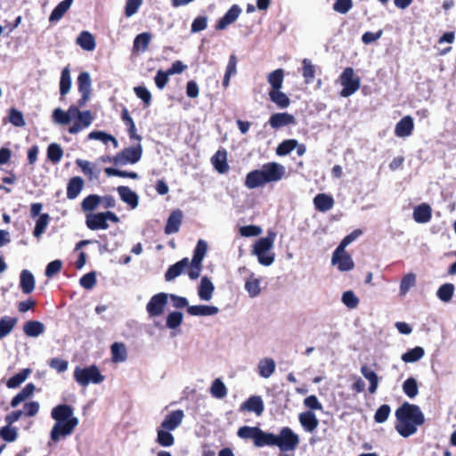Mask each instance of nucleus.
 I'll use <instances>...</instances> for the list:
<instances>
[{
	"mask_svg": "<svg viewBox=\"0 0 456 456\" xmlns=\"http://www.w3.org/2000/svg\"><path fill=\"white\" fill-rule=\"evenodd\" d=\"M424 355V348L421 346H415L403 354L401 359L405 363H413L419 361Z\"/></svg>",
	"mask_w": 456,
	"mask_h": 456,
	"instance_id": "4c0bfd02",
	"label": "nucleus"
},
{
	"mask_svg": "<svg viewBox=\"0 0 456 456\" xmlns=\"http://www.w3.org/2000/svg\"><path fill=\"white\" fill-rule=\"evenodd\" d=\"M35 391V386L32 383L26 385L12 400L11 406L17 407L21 402L28 399Z\"/></svg>",
	"mask_w": 456,
	"mask_h": 456,
	"instance_id": "a18cd8bd",
	"label": "nucleus"
},
{
	"mask_svg": "<svg viewBox=\"0 0 456 456\" xmlns=\"http://www.w3.org/2000/svg\"><path fill=\"white\" fill-rule=\"evenodd\" d=\"M228 390L221 379H216L210 387V394L216 399H223L227 395Z\"/></svg>",
	"mask_w": 456,
	"mask_h": 456,
	"instance_id": "49530a36",
	"label": "nucleus"
},
{
	"mask_svg": "<svg viewBox=\"0 0 456 456\" xmlns=\"http://www.w3.org/2000/svg\"><path fill=\"white\" fill-rule=\"evenodd\" d=\"M109 221L118 224L119 217L111 211L87 213L86 215V227L92 231L107 230L110 227Z\"/></svg>",
	"mask_w": 456,
	"mask_h": 456,
	"instance_id": "0eeeda50",
	"label": "nucleus"
},
{
	"mask_svg": "<svg viewBox=\"0 0 456 456\" xmlns=\"http://www.w3.org/2000/svg\"><path fill=\"white\" fill-rule=\"evenodd\" d=\"M71 87V77H70V70L69 67H65L61 75V81H60V94L61 95L67 94Z\"/></svg>",
	"mask_w": 456,
	"mask_h": 456,
	"instance_id": "603ef678",
	"label": "nucleus"
},
{
	"mask_svg": "<svg viewBox=\"0 0 456 456\" xmlns=\"http://www.w3.org/2000/svg\"><path fill=\"white\" fill-rule=\"evenodd\" d=\"M361 373L362 375L369 381V392L370 394H375L378 387H379V377L376 374L375 371H373L370 367L367 365H362L361 367Z\"/></svg>",
	"mask_w": 456,
	"mask_h": 456,
	"instance_id": "72a5a7b5",
	"label": "nucleus"
},
{
	"mask_svg": "<svg viewBox=\"0 0 456 456\" xmlns=\"http://www.w3.org/2000/svg\"><path fill=\"white\" fill-rule=\"evenodd\" d=\"M417 276L413 273L405 274L400 283L399 293L400 296H405L408 291L416 285Z\"/></svg>",
	"mask_w": 456,
	"mask_h": 456,
	"instance_id": "c03bdc74",
	"label": "nucleus"
},
{
	"mask_svg": "<svg viewBox=\"0 0 456 456\" xmlns=\"http://www.w3.org/2000/svg\"><path fill=\"white\" fill-rule=\"evenodd\" d=\"M63 156L61 147L57 143H51L47 148V158L53 164L59 163Z\"/></svg>",
	"mask_w": 456,
	"mask_h": 456,
	"instance_id": "4d7b16f0",
	"label": "nucleus"
},
{
	"mask_svg": "<svg viewBox=\"0 0 456 456\" xmlns=\"http://www.w3.org/2000/svg\"><path fill=\"white\" fill-rule=\"evenodd\" d=\"M100 205V196L96 194H91L82 200L81 208L86 214L94 213V210H95Z\"/></svg>",
	"mask_w": 456,
	"mask_h": 456,
	"instance_id": "37998d69",
	"label": "nucleus"
},
{
	"mask_svg": "<svg viewBox=\"0 0 456 456\" xmlns=\"http://www.w3.org/2000/svg\"><path fill=\"white\" fill-rule=\"evenodd\" d=\"M254 444L256 447L275 446V435L258 428Z\"/></svg>",
	"mask_w": 456,
	"mask_h": 456,
	"instance_id": "f704fd0d",
	"label": "nucleus"
},
{
	"mask_svg": "<svg viewBox=\"0 0 456 456\" xmlns=\"http://www.w3.org/2000/svg\"><path fill=\"white\" fill-rule=\"evenodd\" d=\"M240 12H241V9L237 4H233L226 12V13L224 15V17H222L218 20V22H217V24L216 26V29L223 30L227 26H229L230 24L233 23L238 19V17L240 16Z\"/></svg>",
	"mask_w": 456,
	"mask_h": 456,
	"instance_id": "6ab92c4d",
	"label": "nucleus"
},
{
	"mask_svg": "<svg viewBox=\"0 0 456 456\" xmlns=\"http://www.w3.org/2000/svg\"><path fill=\"white\" fill-rule=\"evenodd\" d=\"M403 393L411 399L415 398L419 394L418 382L414 378H408L403 383Z\"/></svg>",
	"mask_w": 456,
	"mask_h": 456,
	"instance_id": "3c124183",
	"label": "nucleus"
},
{
	"mask_svg": "<svg viewBox=\"0 0 456 456\" xmlns=\"http://www.w3.org/2000/svg\"><path fill=\"white\" fill-rule=\"evenodd\" d=\"M73 408L67 404H60L53 408L51 416L55 420L51 430V439L59 442L61 438L71 435L78 425V419L73 416Z\"/></svg>",
	"mask_w": 456,
	"mask_h": 456,
	"instance_id": "f03ea898",
	"label": "nucleus"
},
{
	"mask_svg": "<svg viewBox=\"0 0 456 456\" xmlns=\"http://www.w3.org/2000/svg\"><path fill=\"white\" fill-rule=\"evenodd\" d=\"M341 300L343 304L349 309H354L359 305V298L351 290L344 292Z\"/></svg>",
	"mask_w": 456,
	"mask_h": 456,
	"instance_id": "69168bd1",
	"label": "nucleus"
},
{
	"mask_svg": "<svg viewBox=\"0 0 456 456\" xmlns=\"http://www.w3.org/2000/svg\"><path fill=\"white\" fill-rule=\"evenodd\" d=\"M17 323V319L4 316L0 320V339L5 338L13 330Z\"/></svg>",
	"mask_w": 456,
	"mask_h": 456,
	"instance_id": "8fccbe9b",
	"label": "nucleus"
},
{
	"mask_svg": "<svg viewBox=\"0 0 456 456\" xmlns=\"http://www.w3.org/2000/svg\"><path fill=\"white\" fill-rule=\"evenodd\" d=\"M275 233H269L267 237L261 238L253 246L252 254L257 257V261L264 266H270L275 259L273 251Z\"/></svg>",
	"mask_w": 456,
	"mask_h": 456,
	"instance_id": "39448f33",
	"label": "nucleus"
},
{
	"mask_svg": "<svg viewBox=\"0 0 456 456\" xmlns=\"http://www.w3.org/2000/svg\"><path fill=\"white\" fill-rule=\"evenodd\" d=\"M183 213L180 209L174 210L167 218L165 233L172 234L179 231L182 223Z\"/></svg>",
	"mask_w": 456,
	"mask_h": 456,
	"instance_id": "5701e85b",
	"label": "nucleus"
},
{
	"mask_svg": "<svg viewBox=\"0 0 456 456\" xmlns=\"http://www.w3.org/2000/svg\"><path fill=\"white\" fill-rule=\"evenodd\" d=\"M331 263L333 265H336L341 272L350 271L354 266L352 257L346 251V249H342L341 252L338 253V248L332 254Z\"/></svg>",
	"mask_w": 456,
	"mask_h": 456,
	"instance_id": "f8f14e48",
	"label": "nucleus"
},
{
	"mask_svg": "<svg viewBox=\"0 0 456 456\" xmlns=\"http://www.w3.org/2000/svg\"><path fill=\"white\" fill-rule=\"evenodd\" d=\"M208 250V244L205 240H200L194 249L193 257L191 260L202 263Z\"/></svg>",
	"mask_w": 456,
	"mask_h": 456,
	"instance_id": "338daca9",
	"label": "nucleus"
},
{
	"mask_svg": "<svg viewBox=\"0 0 456 456\" xmlns=\"http://www.w3.org/2000/svg\"><path fill=\"white\" fill-rule=\"evenodd\" d=\"M211 162L215 169L220 174H224L229 170L227 153L224 150H218L211 158Z\"/></svg>",
	"mask_w": 456,
	"mask_h": 456,
	"instance_id": "393cba45",
	"label": "nucleus"
},
{
	"mask_svg": "<svg viewBox=\"0 0 456 456\" xmlns=\"http://www.w3.org/2000/svg\"><path fill=\"white\" fill-rule=\"evenodd\" d=\"M343 89L340 92L342 97H349L354 94L361 86L360 77L355 76L353 68H346L339 77Z\"/></svg>",
	"mask_w": 456,
	"mask_h": 456,
	"instance_id": "1a4fd4ad",
	"label": "nucleus"
},
{
	"mask_svg": "<svg viewBox=\"0 0 456 456\" xmlns=\"http://www.w3.org/2000/svg\"><path fill=\"white\" fill-rule=\"evenodd\" d=\"M190 261L188 258H183L181 261L175 263V265H171L166 274L165 278L167 281H172L175 279L177 276H179L185 269L189 267Z\"/></svg>",
	"mask_w": 456,
	"mask_h": 456,
	"instance_id": "c85d7f7f",
	"label": "nucleus"
},
{
	"mask_svg": "<svg viewBox=\"0 0 456 456\" xmlns=\"http://www.w3.org/2000/svg\"><path fill=\"white\" fill-rule=\"evenodd\" d=\"M353 8V0H336L333 10L340 14L347 13Z\"/></svg>",
	"mask_w": 456,
	"mask_h": 456,
	"instance_id": "774afa93",
	"label": "nucleus"
},
{
	"mask_svg": "<svg viewBox=\"0 0 456 456\" xmlns=\"http://www.w3.org/2000/svg\"><path fill=\"white\" fill-rule=\"evenodd\" d=\"M74 379L81 387H87L89 384H101L105 377L101 373L96 365H90L85 368L76 367L73 373Z\"/></svg>",
	"mask_w": 456,
	"mask_h": 456,
	"instance_id": "423d86ee",
	"label": "nucleus"
},
{
	"mask_svg": "<svg viewBox=\"0 0 456 456\" xmlns=\"http://www.w3.org/2000/svg\"><path fill=\"white\" fill-rule=\"evenodd\" d=\"M183 419L184 411L183 410L172 411L165 416L159 427L175 431L182 424Z\"/></svg>",
	"mask_w": 456,
	"mask_h": 456,
	"instance_id": "4468645a",
	"label": "nucleus"
},
{
	"mask_svg": "<svg viewBox=\"0 0 456 456\" xmlns=\"http://www.w3.org/2000/svg\"><path fill=\"white\" fill-rule=\"evenodd\" d=\"M35 277L28 270H22L20 274V288L24 294H30L35 289Z\"/></svg>",
	"mask_w": 456,
	"mask_h": 456,
	"instance_id": "b1692460",
	"label": "nucleus"
},
{
	"mask_svg": "<svg viewBox=\"0 0 456 456\" xmlns=\"http://www.w3.org/2000/svg\"><path fill=\"white\" fill-rule=\"evenodd\" d=\"M31 370L29 369H23L21 371L12 376L7 380L6 386L9 388H15L19 387L21 383H23L30 374Z\"/></svg>",
	"mask_w": 456,
	"mask_h": 456,
	"instance_id": "864d4df0",
	"label": "nucleus"
},
{
	"mask_svg": "<svg viewBox=\"0 0 456 456\" xmlns=\"http://www.w3.org/2000/svg\"><path fill=\"white\" fill-rule=\"evenodd\" d=\"M262 278L257 276L253 272H248L247 278L245 279L244 289L247 291L249 297L254 298L258 297L262 292Z\"/></svg>",
	"mask_w": 456,
	"mask_h": 456,
	"instance_id": "ddd939ff",
	"label": "nucleus"
},
{
	"mask_svg": "<svg viewBox=\"0 0 456 456\" xmlns=\"http://www.w3.org/2000/svg\"><path fill=\"white\" fill-rule=\"evenodd\" d=\"M77 44L85 51H94L96 46L94 36L88 31H82L76 40Z\"/></svg>",
	"mask_w": 456,
	"mask_h": 456,
	"instance_id": "473e14b6",
	"label": "nucleus"
},
{
	"mask_svg": "<svg viewBox=\"0 0 456 456\" xmlns=\"http://www.w3.org/2000/svg\"><path fill=\"white\" fill-rule=\"evenodd\" d=\"M413 128V118L411 116H405L395 125V134L397 137H408L412 134Z\"/></svg>",
	"mask_w": 456,
	"mask_h": 456,
	"instance_id": "a211bd4d",
	"label": "nucleus"
},
{
	"mask_svg": "<svg viewBox=\"0 0 456 456\" xmlns=\"http://www.w3.org/2000/svg\"><path fill=\"white\" fill-rule=\"evenodd\" d=\"M284 79V71L282 69H278L267 76V82L271 86V90L281 89Z\"/></svg>",
	"mask_w": 456,
	"mask_h": 456,
	"instance_id": "79ce46f5",
	"label": "nucleus"
},
{
	"mask_svg": "<svg viewBox=\"0 0 456 456\" xmlns=\"http://www.w3.org/2000/svg\"><path fill=\"white\" fill-rule=\"evenodd\" d=\"M142 154V147L140 143L127 147L112 157L111 161L115 166H126L137 163Z\"/></svg>",
	"mask_w": 456,
	"mask_h": 456,
	"instance_id": "9d476101",
	"label": "nucleus"
},
{
	"mask_svg": "<svg viewBox=\"0 0 456 456\" xmlns=\"http://www.w3.org/2000/svg\"><path fill=\"white\" fill-rule=\"evenodd\" d=\"M111 360L113 362H123L126 360L127 352L123 343L115 342L110 346Z\"/></svg>",
	"mask_w": 456,
	"mask_h": 456,
	"instance_id": "e433bc0d",
	"label": "nucleus"
},
{
	"mask_svg": "<svg viewBox=\"0 0 456 456\" xmlns=\"http://www.w3.org/2000/svg\"><path fill=\"white\" fill-rule=\"evenodd\" d=\"M88 139L90 140H98L102 142L104 144H107L109 142H111L114 145V148L118 146V141L112 135L102 132V131H93L88 134Z\"/></svg>",
	"mask_w": 456,
	"mask_h": 456,
	"instance_id": "5fc2aeb1",
	"label": "nucleus"
},
{
	"mask_svg": "<svg viewBox=\"0 0 456 456\" xmlns=\"http://www.w3.org/2000/svg\"><path fill=\"white\" fill-rule=\"evenodd\" d=\"M104 173L108 176H119V177H127L131 179H138L139 175L135 172H128V171H123L113 167H105Z\"/></svg>",
	"mask_w": 456,
	"mask_h": 456,
	"instance_id": "680f3d73",
	"label": "nucleus"
},
{
	"mask_svg": "<svg viewBox=\"0 0 456 456\" xmlns=\"http://www.w3.org/2000/svg\"><path fill=\"white\" fill-rule=\"evenodd\" d=\"M314 204L317 210L327 212L334 206V200L331 196L325 193H319L314 199Z\"/></svg>",
	"mask_w": 456,
	"mask_h": 456,
	"instance_id": "bb28decb",
	"label": "nucleus"
},
{
	"mask_svg": "<svg viewBox=\"0 0 456 456\" xmlns=\"http://www.w3.org/2000/svg\"><path fill=\"white\" fill-rule=\"evenodd\" d=\"M286 175V168L277 162H268L261 168L250 171L245 179V186L248 189H256L269 183L281 181Z\"/></svg>",
	"mask_w": 456,
	"mask_h": 456,
	"instance_id": "7ed1b4c3",
	"label": "nucleus"
},
{
	"mask_svg": "<svg viewBox=\"0 0 456 456\" xmlns=\"http://www.w3.org/2000/svg\"><path fill=\"white\" fill-rule=\"evenodd\" d=\"M73 0L61 1L52 12L49 17L51 22L58 21L61 20L65 12L70 8Z\"/></svg>",
	"mask_w": 456,
	"mask_h": 456,
	"instance_id": "ea45409f",
	"label": "nucleus"
},
{
	"mask_svg": "<svg viewBox=\"0 0 456 456\" xmlns=\"http://www.w3.org/2000/svg\"><path fill=\"white\" fill-rule=\"evenodd\" d=\"M397 423L395 430L403 436L409 437L414 435L418 428L425 422V416L416 404L403 403L396 411Z\"/></svg>",
	"mask_w": 456,
	"mask_h": 456,
	"instance_id": "f257e3e1",
	"label": "nucleus"
},
{
	"mask_svg": "<svg viewBox=\"0 0 456 456\" xmlns=\"http://www.w3.org/2000/svg\"><path fill=\"white\" fill-rule=\"evenodd\" d=\"M121 118L122 120L125 122L126 126H127L129 137L131 139H134L140 142L142 140V136L136 134L135 124L131 116L129 115L127 109H123Z\"/></svg>",
	"mask_w": 456,
	"mask_h": 456,
	"instance_id": "58836bf2",
	"label": "nucleus"
},
{
	"mask_svg": "<svg viewBox=\"0 0 456 456\" xmlns=\"http://www.w3.org/2000/svg\"><path fill=\"white\" fill-rule=\"evenodd\" d=\"M454 291L455 287L452 283H444L439 287L436 295L441 301L448 303L452 300Z\"/></svg>",
	"mask_w": 456,
	"mask_h": 456,
	"instance_id": "09e8293b",
	"label": "nucleus"
},
{
	"mask_svg": "<svg viewBox=\"0 0 456 456\" xmlns=\"http://www.w3.org/2000/svg\"><path fill=\"white\" fill-rule=\"evenodd\" d=\"M215 286L207 276L201 278L198 287V296L202 301H210L213 297Z\"/></svg>",
	"mask_w": 456,
	"mask_h": 456,
	"instance_id": "aec40b11",
	"label": "nucleus"
},
{
	"mask_svg": "<svg viewBox=\"0 0 456 456\" xmlns=\"http://www.w3.org/2000/svg\"><path fill=\"white\" fill-rule=\"evenodd\" d=\"M151 40V35L148 32H143L137 35L134 40L133 44V52H145L149 46V44Z\"/></svg>",
	"mask_w": 456,
	"mask_h": 456,
	"instance_id": "c9c22d12",
	"label": "nucleus"
},
{
	"mask_svg": "<svg viewBox=\"0 0 456 456\" xmlns=\"http://www.w3.org/2000/svg\"><path fill=\"white\" fill-rule=\"evenodd\" d=\"M76 164L90 180L99 175V170L96 169L95 165L92 162L77 159Z\"/></svg>",
	"mask_w": 456,
	"mask_h": 456,
	"instance_id": "de8ad7c7",
	"label": "nucleus"
},
{
	"mask_svg": "<svg viewBox=\"0 0 456 456\" xmlns=\"http://www.w3.org/2000/svg\"><path fill=\"white\" fill-rule=\"evenodd\" d=\"M53 119L55 123L60 125H68L71 121H75L69 128V132L75 134L89 127L94 120V117L91 111H80L77 106L72 105L67 111L60 108L55 109L53 112Z\"/></svg>",
	"mask_w": 456,
	"mask_h": 456,
	"instance_id": "20e7f679",
	"label": "nucleus"
},
{
	"mask_svg": "<svg viewBox=\"0 0 456 456\" xmlns=\"http://www.w3.org/2000/svg\"><path fill=\"white\" fill-rule=\"evenodd\" d=\"M432 209L427 204H421L413 210V219L419 224L428 223L431 219Z\"/></svg>",
	"mask_w": 456,
	"mask_h": 456,
	"instance_id": "7c9ffc66",
	"label": "nucleus"
},
{
	"mask_svg": "<svg viewBox=\"0 0 456 456\" xmlns=\"http://www.w3.org/2000/svg\"><path fill=\"white\" fill-rule=\"evenodd\" d=\"M303 65V77L306 84H310L314 81L315 77V66L313 65L309 59H304L302 61Z\"/></svg>",
	"mask_w": 456,
	"mask_h": 456,
	"instance_id": "bf43d9fd",
	"label": "nucleus"
},
{
	"mask_svg": "<svg viewBox=\"0 0 456 456\" xmlns=\"http://www.w3.org/2000/svg\"><path fill=\"white\" fill-rule=\"evenodd\" d=\"M117 191L120 197V200L127 204L132 209L137 208L139 204V197L127 186H118L117 188Z\"/></svg>",
	"mask_w": 456,
	"mask_h": 456,
	"instance_id": "dca6fc26",
	"label": "nucleus"
},
{
	"mask_svg": "<svg viewBox=\"0 0 456 456\" xmlns=\"http://www.w3.org/2000/svg\"><path fill=\"white\" fill-rule=\"evenodd\" d=\"M258 374L264 378H270L275 371L276 363L273 359L265 357L261 359L257 364Z\"/></svg>",
	"mask_w": 456,
	"mask_h": 456,
	"instance_id": "a878e982",
	"label": "nucleus"
},
{
	"mask_svg": "<svg viewBox=\"0 0 456 456\" xmlns=\"http://www.w3.org/2000/svg\"><path fill=\"white\" fill-rule=\"evenodd\" d=\"M300 439L290 428H282L278 435H275V446H277L281 452H293L298 444Z\"/></svg>",
	"mask_w": 456,
	"mask_h": 456,
	"instance_id": "6e6552de",
	"label": "nucleus"
},
{
	"mask_svg": "<svg viewBox=\"0 0 456 456\" xmlns=\"http://www.w3.org/2000/svg\"><path fill=\"white\" fill-rule=\"evenodd\" d=\"M0 436L6 442H14L18 437V432L15 428L6 425L0 429Z\"/></svg>",
	"mask_w": 456,
	"mask_h": 456,
	"instance_id": "0e129e2a",
	"label": "nucleus"
},
{
	"mask_svg": "<svg viewBox=\"0 0 456 456\" xmlns=\"http://www.w3.org/2000/svg\"><path fill=\"white\" fill-rule=\"evenodd\" d=\"M269 124L273 128L277 129L288 125L296 124V119L293 115L287 112L275 113L269 118Z\"/></svg>",
	"mask_w": 456,
	"mask_h": 456,
	"instance_id": "4be33fe9",
	"label": "nucleus"
},
{
	"mask_svg": "<svg viewBox=\"0 0 456 456\" xmlns=\"http://www.w3.org/2000/svg\"><path fill=\"white\" fill-rule=\"evenodd\" d=\"M49 220L50 217L48 214H42L38 216L33 232L35 237H41V235L45 232V229L48 226Z\"/></svg>",
	"mask_w": 456,
	"mask_h": 456,
	"instance_id": "13d9d810",
	"label": "nucleus"
},
{
	"mask_svg": "<svg viewBox=\"0 0 456 456\" xmlns=\"http://www.w3.org/2000/svg\"><path fill=\"white\" fill-rule=\"evenodd\" d=\"M258 428L257 427L244 426L238 429L237 435L242 439H252L255 443Z\"/></svg>",
	"mask_w": 456,
	"mask_h": 456,
	"instance_id": "e2e57ef3",
	"label": "nucleus"
},
{
	"mask_svg": "<svg viewBox=\"0 0 456 456\" xmlns=\"http://www.w3.org/2000/svg\"><path fill=\"white\" fill-rule=\"evenodd\" d=\"M269 97L273 102L281 109L289 107L290 103L289 97L281 89L270 90Z\"/></svg>",
	"mask_w": 456,
	"mask_h": 456,
	"instance_id": "a19ab883",
	"label": "nucleus"
},
{
	"mask_svg": "<svg viewBox=\"0 0 456 456\" xmlns=\"http://www.w3.org/2000/svg\"><path fill=\"white\" fill-rule=\"evenodd\" d=\"M84 184V180L81 177H72L67 185V198L69 200L76 199L83 190Z\"/></svg>",
	"mask_w": 456,
	"mask_h": 456,
	"instance_id": "cd10ccee",
	"label": "nucleus"
},
{
	"mask_svg": "<svg viewBox=\"0 0 456 456\" xmlns=\"http://www.w3.org/2000/svg\"><path fill=\"white\" fill-rule=\"evenodd\" d=\"M157 437L156 443L163 447H171L175 444V437L172 435V431L158 427L156 429Z\"/></svg>",
	"mask_w": 456,
	"mask_h": 456,
	"instance_id": "c756f323",
	"label": "nucleus"
},
{
	"mask_svg": "<svg viewBox=\"0 0 456 456\" xmlns=\"http://www.w3.org/2000/svg\"><path fill=\"white\" fill-rule=\"evenodd\" d=\"M183 320V315L181 312H171L167 316L166 325L168 329H176L179 327Z\"/></svg>",
	"mask_w": 456,
	"mask_h": 456,
	"instance_id": "052dcab7",
	"label": "nucleus"
},
{
	"mask_svg": "<svg viewBox=\"0 0 456 456\" xmlns=\"http://www.w3.org/2000/svg\"><path fill=\"white\" fill-rule=\"evenodd\" d=\"M78 91L80 94H91V77L88 72H82L77 77Z\"/></svg>",
	"mask_w": 456,
	"mask_h": 456,
	"instance_id": "6e6d98bb",
	"label": "nucleus"
},
{
	"mask_svg": "<svg viewBox=\"0 0 456 456\" xmlns=\"http://www.w3.org/2000/svg\"><path fill=\"white\" fill-rule=\"evenodd\" d=\"M240 410L254 412L260 416L265 410L263 399L261 396L252 395L241 404Z\"/></svg>",
	"mask_w": 456,
	"mask_h": 456,
	"instance_id": "2eb2a0df",
	"label": "nucleus"
},
{
	"mask_svg": "<svg viewBox=\"0 0 456 456\" xmlns=\"http://www.w3.org/2000/svg\"><path fill=\"white\" fill-rule=\"evenodd\" d=\"M219 311L217 306L208 305H197L187 307V313L191 316H214Z\"/></svg>",
	"mask_w": 456,
	"mask_h": 456,
	"instance_id": "412c9836",
	"label": "nucleus"
},
{
	"mask_svg": "<svg viewBox=\"0 0 456 456\" xmlns=\"http://www.w3.org/2000/svg\"><path fill=\"white\" fill-rule=\"evenodd\" d=\"M298 420L304 430L309 433L314 432L319 425V420L312 411L301 412Z\"/></svg>",
	"mask_w": 456,
	"mask_h": 456,
	"instance_id": "f3484780",
	"label": "nucleus"
},
{
	"mask_svg": "<svg viewBox=\"0 0 456 456\" xmlns=\"http://www.w3.org/2000/svg\"><path fill=\"white\" fill-rule=\"evenodd\" d=\"M45 330L44 323L38 321H28L23 326V331L28 337L37 338Z\"/></svg>",
	"mask_w": 456,
	"mask_h": 456,
	"instance_id": "2f4dec72",
	"label": "nucleus"
},
{
	"mask_svg": "<svg viewBox=\"0 0 456 456\" xmlns=\"http://www.w3.org/2000/svg\"><path fill=\"white\" fill-rule=\"evenodd\" d=\"M168 294L160 292L151 297L146 305V312L149 317H159L162 315L167 305Z\"/></svg>",
	"mask_w": 456,
	"mask_h": 456,
	"instance_id": "9b49d317",
	"label": "nucleus"
}]
</instances>
